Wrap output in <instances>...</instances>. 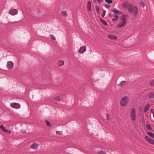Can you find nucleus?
Instances as JSON below:
<instances>
[{
	"label": "nucleus",
	"instance_id": "2f4dec72",
	"mask_svg": "<svg viewBox=\"0 0 154 154\" xmlns=\"http://www.w3.org/2000/svg\"><path fill=\"white\" fill-rule=\"evenodd\" d=\"M106 13V10H103V12L102 14V17H103L105 15Z\"/></svg>",
	"mask_w": 154,
	"mask_h": 154
},
{
	"label": "nucleus",
	"instance_id": "7c9ffc66",
	"mask_svg": "<svg viewBox=\"0 0 154 154\" xmlns=\"http://www.w3.org/2000/svg\"><path fill=\"white\" fill-rule=\"evenodd\" d=\"M55 99L56 100H57L58 101H60V97L59 96H57L55 97Z\"/></svg>",
	"mask_w": 154,
	"mask_h": 154
},
{
	"label": "nucleus",
	"instance_id": "6e6552de",
	"mask_svg": "<svg viewBox=\"0 0 154 154\" xmlns=\"http://www.w3.org/2000/svg\"><path fill=\"white\" fill-rule=\"evenodd\" d=\"M14 63L11 61H9L7 62V67L9 69H11L13 67Z\"/></svg>",
	"mask_w": 154,
	"mask_h": 154
},
{
	"label": "nucleus",
	"instance_id": "cd10ccee",
	"mask_svg": "<svg viewBox=\"0 0 154 154\" xmlns=\"http://www.w3.org/2000/svg\"><path fill=\"white\" fill-rule=\"evenodd\" d=\"M62 14L63 15L66 16L67 15V12L66 11H64L62 12Z\"/></svg>",
	"mask_w": 154,
	"mask_h": 154
},
{
	"label": "nucleus",
	"instance_id": "393cba45",
	"mask_svg": "<svg viewBox=\"0 0 154 154\" xmlns=\"http://www.w3.org/2000/svg\"><path fill=\"white\" fill-rule=\"evenodd\" d=\"M95 8H96V11L97 12H98V13H99V12H100V8L99 7V6H98L97 5H96Z\"/></svg>",
	"mask_w": 154,
	"mask_h": 154
},
{
	"label": "nucleus",
	"instance_id": "dca6fc26",
	"mask_svg": "<svg viewBox=\"0 0 154 154\" xmlns=\"http://www.w3.org/2000/svg\"><path fill=\"white\" fill-rule=\"evenodd\" d=\"M108 37L109 38L112 39H116L118 38L116 36L112 35H109Z\"/></svg>",
	"mask_w": 154,
	"mask_h": 154
},
{
	"label": "nucleus",
	"instance_id": "a19ab883",
	"mask_svg": "<svg viewBox=\"0 0 154 154\" xmlns=\"http://www.w3.org/2000/svg\"><path fill=\"white\" fill-rule=\"evenodd\" d=\"M7 131H8L9 133H11V131L8 130Z\"/></svg>",
	"mask_w": 154,
	"mask_h": 154
},
{
	"label": "nucleus",
	"instance_id": "473e14b6",
	"mask_svg": "<svg viewBox=\"0 0 154 154\" xmlns=\"http://www.w3.org/2000/svg\"><path fill=\"white\" fill-rule=\"evenodd\" d=\"M146 127L149 130H150L151 128L150 125L149 124L146 125Z\"/></svg>",
	"mask_w": 154,
	"mask_h": 154
},
{
	"label": "nucleus",
	"instance_id": "5701e85b",
	"mask_svg": "<svg viewBox=\"0 0 154 154\" xmlns=\"http://www.w3.org/2000/svg\"><path fill=\"white\" fill-rule=\"evenodd\" d=\"M99 154H106V152L105 151H98L97 152Z\"/></svg>",
	"mask_w": 154,
	"mask_h": 154
},
{
	"label": "nucleus",
	"instance_id": "c756f323",
	"mask_svg": "<svg viewBox=\"0 0 154 154\" xmlns=\"http://www.w3.org/2000/svg\"><path fill=\"white\" fill-rule=\"evenodd\" d=\"M140 4L143 7H144L145 6V5L143 2L142 0H141L140 1Z\"/></svg>",
	"mask_w": 154,
	"mask_h": 154
},
{
	"label": "nucleus",
	"instance_id": "ea45409f",
	"mask_svg": "<svg viewBox=\"0 0 154 154\" xmlns=\"http://www.w3.org/2000/svg\"><path fill=\"white\" fill-rule=\"evenodd\" d=\"M150 111H151V112L152 113V112H154L153 111V109H152V108L151 109V110H150Z\"/></svg>",
	"mask_w": 154,
	"mask_h": 154
},
{
	"label": "nucleus",
	"instance_id": "9d476101",
	"mask_svg": "<svg viewBox=\"0 0 154 154\" xmlns=\"http://www.w3.org/2000/svg\"><path fill=\"white\" fill-rule=\"evenodd\" d=\"M126 17L127 16L125 15H123L122 16H121L120 17V19L121 20V22L127 23L126 20Z\"/></svg>",
	"mask_w": 154,
	"mask_h": 154
},
{
	"label": "nucleus",
	"instance_id": "e433bc0d",
	"mask_svg": "<svg viewBox=\"0 0 154 154\" xmlns=\"http://www.w3.org/2000/svg\"><path fill=\"white\" fill-rule=\"evenodd\" d=\"M88 10L89 11H91V6L88 7Z\"/></svg>",
	"mask_w": 154,
	"mask_h": 154
},
{
	"label": "nucleus",
	"instance_id": "79ce46f5",
	"mask_svg": "<svg viewBox=\"0 0 154 154\" xmlns=\"http://www.w3.org/2000/svg\"><path fill=\"white\" fill-rule=\"evenodd\" d=\"M97 0H94V3H97Z\"/></svg>",
	"mask_w": 154,
	"mask_h": 154
},
{
	"label": "nucleus",
	"instance_id": "4468645a",
	"mask_svg": "<svg viewBox=\"0 0 154 154\" xmlns=\"http://www.w3.org/2000/svg\"><path fill=\"white\" fill-rule=\"evenodd\" d=\"M150 105L149 104H148L145 105L143 108V110L144 112H146L147 111L149 108Z\"/></svg>",
	"mask_w": 154,
	"mask_h": 154
},
{
	"label": "nucleus",
	"instance_id": "c9c22d12",
	"mask_svg": "<svg viewBox=\"0 0 154 154\" xmlns=\"http://www.w3.org/2000/svg\"><path fill=\"white\" fill-rule=\"evenodd\" d=\"M106 118L107 120H110L109 116L108 114H106Z\"/></svg>",
	"mask_w": 154,
	"mask_h": 154
},
{
	"label": "nucleus",
	"instance_id": "f03ea898",
	"mask_svg": "<svg viewBox=\"0 0 154 154\" xmlns=\"http://www.w3.org/2000/svg\"><path fill=\"white\" fill-rule=\"evenodd\" d=\"M128 101V98L127 96H125L122 97L120 102L121 105L122 106H125L127 104Z\"/></svg>",
	"mask_w": 154,
	"mask_h": 154
},
{
	"label": "nucleus",
	"instance_id": "f3484780",
	"mask_svg": "<svg viewBox=\"0 0 154 154\" xmlns=\"http://www.w3.org/2000/svg\"><path fill=\"white\" fill-rule=\"evenodd\" d=\"M111 11L114 13L118 14H122V12L120 11L119 10L116 9H112Z\"/></svg>",
	"mask_w": 154,
	"mask_h": 154
},
{
	"label": "nucleus",
	"instance_id": "72a5a7b5",
	"mask_svg": "<svg viewBox=\"0 0 154 154\" xmlns=\"http://www.w3.org/2000/svg\"><path fill=\"white\" fill-rule=\"evenodd\" d=\"M104 6L107 8H109L110 6V5L108 4H106L104 5Z\"/></svg>",
	"mask_w": 154,
	"mask_h": 154
},
{
	"label": "nucleus",
	"instance_id": "9b49d317",
	"mask_svg": "<svg viewBox=\"0 0 154 154\" xmlns=\"http://www.w3.org/2000/svg\"><path fill=\"white\" fill-rule=\"evenodd\" d=\"M131 3L129 4L126 2L123 4L122 6L124 8H128L129 7L131 6Z\"/></svg>",
	"mask_w": 154,
	"mask_h": 154
},
{
	"label": "nucleus",
	"instance_id": "a878e982",
	"mask_svg": "<svg viewBox=\"0 0 154 154\" xmlns=\"http://www.w3.org/2000/svg\"><path fill=\"white\" fill-rule=\"evenodd\" d=\"M105 1L108 4H110L112 3V0H105Z\"/></svg>",
	"mask_w": 154,
	"mask_h": 154
},
{
	"label": "nucleus",
	"instance_id": "bb28decb",
	"mask_svg": "<svg viewBox=\"0 0 154 154\" xmlns=\"http://www.w3.org/2000/svg\"><path fill=\"white\" fill-rule=\"evenodd\" d=\"M50 37L51 39L54 40H56L55 37L53 35H50Z\"/></svg>",
	"mask_w": 154,
	"mask_h": 154
},
{
	"label": "nucleus",
	"instance_id": "412c9836",
	"mask_svg": "<svg viewBox=\"0 0 154 154\" xmlns=\"http://www.w3.org/2000/svg\"><path fill=\"white\" fill-rule=\"evenodd\" d=\"M126 82L125 81H122L119 84V86L121 87H122Z\"/></svg>",
	"mask_w": 154,
	"mask_h": 154
},
{
	"label": "nucleus",
	"instance_id": "6ab92c4d",
	"mask_svg": "<svg viewBox=\"0 0 154 154\" xmlns=\"http://www.w3.org/2000/svg\"><path fill=\"white\" fill-rule=\"evenodd\" d=\"M147 134L151 136V137L154 138V134L150 131H148L147 132Z\"/></svg>",
	"mask_w": 154,
	"mask_h": 154
},
{
	"label": "nucleus",
	"instance_id": "1a4fd4ad",
	"mask_svg": "<svg viewBox=\"0 0 154 154\" xmlns=\"http://www.w3.org/2000/svg\"><path fill=\"white\" fill-rule=\"evenodd\" d=\"M86 51V47L85 46L81 47L79 50V52L80 53H83Z\"/></svg>",
	"mask_w": 154,
	"mask_h": 154
},
{
	"label": "nucleus",
	"instance_id": "aec40b11",
	"mask_svg": "<svg viewBox=\"0 0 154 154\" xmlns=\"http://www.w3.org/2000/svg\"><path fill=\"white\" fill-rule=\"evenodd\" d=\"M64 64V61L63 60H60L58 63V65L60 66L63 65Z\"/></svg>",
	"mask_w": 154,
	"mask_h": 154
},
{
	"label": "nucleus",
	"instance_id": "20e7f679",
	"mask_svg": "<svg viewBox=\"0 0 154 154\" xmlns=\"http://www.w3.org/2000/svg\"><path fill=\"white\" fill-rule=\"evenodd\" d=\"M11 106L13 108L19 109L20 108V104L16 103H12L10 104Z\"/></svg>",
	"mask_w": 154,
	"mask_h": 154
},
{
	"label": "nucleus",
	"instance_id": "ddd939ff",
	"mask_svg": "<svg viewBox=\"0 0 154 154\" xmlns=\"http://www.w3.org/2000/svg\"><path fill=\"white\" fill-rule=\"evenodd\" d=\"M38 145L35 143H34L30 147V148L31 149H36L38 148Z\"/></svg>",
	"mask_w": 154,
	"mask_h": 154
},
{
	"label": "nucleus",
	"instance_id": "423d86ee",
	"mask_svg": "<svg viewBox=\"0 0 154 154\" xmlns=\"http://www.w3.org/2000/svg\"><path fill=\"white\" fill-rule=\"evenodd\" d=\"M145 139L147 142L148 143L154 145V140L151 139L147 136H145Z\"/></svg>",
	"mask_w": 154,
	"mask_h": 154
},
{
	"label": "nucleus",
	"instance_id": "58836bf2",
	"mask_svg": "<svg viewBox=\"0 0 154 154\" xmlns=\"http://www.w3.org/2000/svg\"><path fill=\"white\" fill-rule=\"evenodd\" d=\"M56 133L57 134H60V131H57L56 132Z\"/></svg>",
	"mask_w": 154,
	"mask_h": 154
},
{
	"label": "nucleus",
	"instance_id": "7ed1b4c3",
	"mask_svg": "<svg viewBox=\"0 0 154 154\" xmlns=\"http://www.w3.org/2000/svg\"><path fill=\"white\" fill-rule=\"evenodd\" d=\"M135 110L134 108H132L131 111V118L132 121L136 119Z\"/></svg>",
	"mask_w": 154,
	"mask_h": 154
},
{
	"label": "nucleus",
	"instance_id": "a211bd4d",
	"mask_svg": "<svg viewBox=\"0 0 154 154\" xmlns=\"http://www.w3.org/2000/svg\"><path fill=\"white\" fill-rule=\"evenodd\" d=\"M100 20L101 22L105 26H107V25L108 24L107 23H106V22L104 20H103V19L101 18H100Z\"/></svg>",
	"mask_w": 154,
	"mask_h": 154
},
{
	"label": "nucleus",
	"instance_id": "2eb2a0df",
	"mask_svg": "<svg viewBox=\"0 0 154 154\" xmlns=\"http://www.w3.org/2000/svg\"><path fill=\"white\" fill-rule=\"evenodd\" d=\"M148 97L149 99H154V93L149 92L148 94Z\"/></svg>",
	"mask_w": 154,
	"mask_h": 154
},
{
	"label": "nucleus",
	"instance_id": "b1692460",
	"mask_svg": "<svg viewBox=\"0 0 154 154\" xmlns=\"http://www.w3.org/2000/svg\"><path fill=\"white\" fill-rule=\"evenodd\" d=\"M45 122L46 123V124L48 126H49V127H51L52 126L51 124L48 121L45 120Z\"/></svg>",
	"mask_w": 154,
	"mask_h": 154
},
{
	"label": "nucleus",
	"instance_id": "4be33fe9",
	"mask_svg": "<svg viewBox=\"0 0 154 154\" xmlns=\"http://www.w3.org/2000/svg\"><path fill=\"white\" fill-rule=\"evenodd\" d=\"M0 128L5 132H7V130L5 129L3 125H2L0 126Z\"/></svg>",
	"mask_w": 154,
	"mask_h": 154
},
{
	"label": "nucleus",
	"instance_id": "39448f33",
	"mask_svg": "<svg viewBox=\"0 0 154 154\" xmlns=\"http://www.w3.org/2000/svg\"><path fill=\"white\" fill-rule=\"evenodd\" d=\"M9 14L12 15H14L17 14L18 13V10L15 9H11L8 12Z\"/></svg>",
	"mask_w": 154,
	"mask_h": 154
},
{
	"label": "nucleus",
	"instance_id": "37998d69",
	"mask_svg": "<svg viewBox=\"0 0 154 154\" xmlns=\"http://www.w3.org/2000/svg\"><path fill=\"white\" fill-rule=\"evenodd\" d=\"M152 114H153V117L154 118V112H152Z\"/></svg>",
	"mask_w": 154,
	"mask_h": 154
},
{
	"label": "nucleus",
	"instance_id": "f704fd0d",
	"mask_svg": "<svg viewBox=\"0 0 154 154\" xmlns=\"http://www.w3.org/2000/svg\"><path fill=\"white\" fill-rule=\"evenodd\" d=\"M91 6V2L88 1V7Z\"/></svg>",
	"mask_w": 154,
	"mask_h": 154
},
{
	"label": "nucleus",
	"instance_id": "4c0bfd02",
	"mask_svg": "<svg viewBox=\"0 0 154 154\" xmlns=\"http://www.w3.org/2000/svg\"><path fill=\"white\" fill-rule=\"evenodd\" d=\"M97 1L99 3L102 2L103 1V0H97Z\"/></svg>",
	"mask_w": 154,
	"mask_h": 154
},
{
	"label": "nucleus",
	"instance_id": "c85d7f7f",
	"mask_svg": "<svg viewBox=\"0 0 154 154\" xmlns=\"http://www.w3.org/2000/svg\"><path fill=\"white\" fill-rule=\"evenodd\" d=\"M149 85L152 86H154V80H152L150 82Z\"/></svg>",
	"mask_w": 154,
	"mask_h": 154
},
{
	"label": "nucleus",
	"instance_id": "f8f14e48",
	"mask_svg": "<svg viewBox=\"0 0 154 154\" xmlns=\"http://www.w3.org/2000/svg\"><path fill=\"white\" fill-rule=\"evenodd\" d=\"M127 23L123 22H120L117 24L118 27L119 28H121L125 26Z\"/></svg>",
	"mask_w": 154,
	"mask_h": 154
},
{
	"label": "nucleus",
	"instance_id": "f257e3e1",
	"mask_svg": "<svg viewBox=\"0 0 154 154\" xmlns=\"http://www.w3.org/2000/svg\"><path fill=\"white\" fill-rule=\"evenodd\" d=\"M128 10L130 13L132 12L133 11H134L133 14L134 16L137 15L138 13L137 8L135 6H133L132 4H131V6L128 8Z\"/></svg>",
	"mask_w": 154,
	"mask_h": 154
},
{
	"label": "nucleus",
	"instance_id": "0eeeda50",
	"mask_svg": "<svg viewBox=\"0 0 154 154\" xmlns=\"http://www.w3.org/2000/svg\"><path fill=\"white\" fill-rule=\"evenodd\" d=\"M109 16L110 17L111 19L113 21H115L117 20L119 18V16L115 15L110 13L109 14Z\"/></svg>",
	"mask_w": 154,
	"mask_h": 154
}]
</instances>
